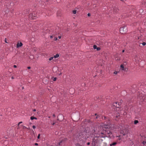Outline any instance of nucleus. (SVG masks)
I'll use <instances>...</instances> for the list:
<instances>
[{
    "label": "nucleus",
    "instance_id": "1",
    "mask_svg": "<svg viewBox=\"0 0 146 146\" xmlns=\"http://www.w3.org/2000/svg\"><path fill=\"white\" fill-rule=\"evenodd\" d=\"M92 136H91V137L92 138V142L93 144L94 145H95V143L97 142V140L98 137L97 135H95V134H99L100 135V132L99 131H97V129L96 130L95 128L92 129ZM91 134V132L90 131V133L88 132L87 133V132L84 131L83 132L82 134H81L80 135H79V136L78 135V137H76L75 139L77 140V141L79 140L80 141H82L85 142L87 140V139L88 138H90V137Z\"/></svg>",
    "mask_w": 146,
    "mask_h": 146
},
{
    "label": "nucleus",
    "instance_id": "30",
    "mask_svg": "<svg viewBox=\"0 0 146 146\" xmlns=\"http://www.w3.org/2000/svg\"><path fill=\"white\" fill-rule=\"evenodd\" d=\"M5 42L6 43H8V42H7V40H6V38H5Z\"/></svg>",
    "mask_w": 146,
    "mask_h": 146
},
{
    "label": "nucleus",
    "instance_id": "27",
    "mask_svg": "<svg viewBox=\"0 0 146 146\" xmlns=\"http://www.w3.org/2000/svg\"><path fill=\"white\" fill-rule=\"evenodd\" d=\"M32 127L33 129H35L36 128V127L35 125H33Z\"/></svg>",
    "mask_w": 146,
    "mask_h": 146
},
{
    "label": "nucleus",
    "instance_id": "20",
    "mask_svg": "<svg viewBox=\"0 0 146 146\" xmlns=\"http://www.w3.org/2000/svg\"><path fill=\"white\" fill-rule=\"evenodd\" d=\"M21 126H23V129H27V127H26L25 126H23L22 125H21Z\"/></svg>",
    "mask_w": 146,
    "mask_h": 146
},
{
    "label": "nucleus",
    "instance_id": "3",
    "mask_svg": "<svg viewBox=\"0 0 146 146\" xmlns=\"http://www.w3.org/2000/svg\"><path fill=\"white\" fill-rule=\"evenodd\" d=\"M109 127V126H108V125H105L104 124L103 125H100V128H102L104 130V129H108V127Z\"/></svg>",
    "mask_w": 146,
    "mask_h": 146
},
{
    "label": "nucleus",
    "instance_id": "13",
    "mask_svg": "<svg viewBox=\"0 0 146 146\" xmlns=\"http://www.w3.org/2000/svg\"><path fill=\"white\" fill-rule=\"evenodd\" d=\"M138 122V121L137 120H135L134 121V123L135 124H136Z\"/></svg>",
    "mask_w": 146,
    "mask_h": 146
},
{
    "label": "nucleus",
    "instance_id": "4",
    "mask_svg": "<svg viewBox=\"0 0 146 146\" xmlns=\"http://www.w3.org/2000/svg\"><path fill=\"white\" fill-rule=\"evenodd\" d=\"M105 131V132H100V133L101 134H106V132H107V133L108 134V135L109 136L110 135V134H112L111 132L110 131Z\"/></svg>",
    "mask_w": 146,
    "mask_h": 146
},
{
    "label": "nucleus",
    "instance_id": "12",
    "mask_svg": "<svg viewBox=\"0 0 146 146\" xmlns=\"http://www.w3.org/2000/svg\"><path fill=\"white\" fill-rule=\"evenodd\" d=\"M30 119L32 120H33L34 119H37V118L36 117H34L33 116L31 117Z\"/></svg>",
    "mask_w": 146,
    "mask_h": 146
},
{
    "label": "nucleus",
    "instance_id": "24",
    "mask_svg": "<svg viewBox=\"0 0 146 146\" xmlns=\"http://www.w3.org/2000/svg\"><path fill=\"white\" fill-rule=\"evenodd\" d=\"M142 44L143 46H145L146 45V43L145 42H143L142 43Z\"/></svg>",
    "mask_w": 146,
    "mask_h": 146
},
{
    "label": "nucleus",
    "instance_id": "39",
    "mask_svg": "<svg viewBox=\"0 0 146 146\" xmlns=\"http://www.w3.org/2000/svg\"><path fill=\"white\" fill-rule=\"evenodd\" d=\"M33 111H36V109H34V110H33Z\"/></svg>",
    "mask_w": 146,
    "mask_h": 146
},
{
    "label": "nucleus",
    "instance_id": "16",
    "mask_svg": "<svg viewBox=\"0 0 146 146\" xmlns=\"http://www.w3.org/2000/svg\"><path fill=\"white\" fill-rule=\"evenodd\" d=\"M93 48L94 49H96L97 48V46L96 45H94L93 46Z\"/></svg>",
    "mask_w": 146,
    "mask_h": 146
},
{
    "label": "nucleus",
    "instance_id": "45",
    "mask_svg": "<svg viewBox=\"0 0 146 146\" xmlns=\"http://www.w3.org/2000/svg\"><path fill=\"white\" fill-rule=\"evenodd\" d=\"M142 11V9H140V11Z\"/></svg>",
    "mask_w": 146,
    "mask_h": 146
},
{
    "label": "nucleus",
    "instance_id": "43",
    "mask_svg": "<svg viewBox=\"0 0 146 146\" xmlns=\"http://www.w3.org/2000/svg\"><path fill=\"white\" fill-rule=\"evenodd\" d=\"M8 12V11H6V13H7V12Z\"/></svg>",
    "mask_w": 146,
    "mask_h": 146
},
{
    "label": "nucleus",
    "instance_id": "23",
    "mask_svg": "<svg viewBox=\"0 0 146 146\" xmlns=\"http://www.w3.org/2000/svg\"><path fill=\"white\" fill-rule=\"evenodd\" d=\"M117 72H117V71H115L114 72L113 74H117Z\"/></svg>",
    "mask_w": 146,
    "mask_h": 146
},
{
    "label": "nucleus",
    "instance_id": "11",
    "mask_svg": "<svg viewBox=\"0 0 146 146\" xmlns=\"http://www.w3.org/2000/svg\"><path fill=\"white\" fill-rule=\"evenodd\" d=\"M117 143L116 142H114L112 144H110V145L111 146H114Z\"/></svg>",
    "mask_w": 146,
    "mask_h": 146
},
{
    "label": "nucleus",
    "instance_id": "37",
    "mask_svg": "<svg viewBox=\"0 0 146 146\" xmlns=\"http://www.w3.org/2000/svg\"><path fill=\"white\" fill-rule=\"evenodd\" d=\"M27 68L28 69H30L31 68V67H30V66H29L27 67Z\"/></svg>",
    "mask_w": 146,
    "mask_h": 146
},
{
    "label": "nucleus",
    "instance_id": "19",
    "mask_svg": "<svg viewBox=\"0 0 146 146\" xmlns=\"http://www.w3.org/2000/svg\"><path fill=\"white\" fill-rule=\"evenodd\" d=\"M73 13L74 14H75L76 13V10H74L73 11Z\"/></svg>",
    "mask_w": 146,
    "mask_h": 146
},
{
    "label": "nucleus",
    "instance_id": "6",
    "mask_svg": "<svg viewBox=\"0 0 146 146\" xmlns=\"http://www.w3.org/2000/svg\"><path fill=\"white\" fill-rule=\"evenodd\" d=\"M121 69L124 71H127V69L126 68H124L123 65L122 64L120 66Z\"/></svg>",
    "mask_w": 146,
    "mask_h": 146
},
{
    "label": "nucleus",
    "instance_id": "9",
    "mask_svg": "<svg viewBox=\"0 0 146 146\" xmlns=\"http://www.w3.org/2000/svg\"><path fill=\"white\" fill-rule=\"evenodd\" d=\"M59 56V55L58 54H56V55L54 56V58H58Z\"/></svg>",
    "mask_w": 146,
    "mask_h": 146
},
{
    "label": "nucleus",
    "instance_id": "17",
    "mask_svg": "<svg viewBox=\"0 0 146 146\" xmlns=\"http://www.w3.org/2000/svg\"><path fill=\"white\" fill-rule=\"evenodd\" d=\"M143 143L144 145H145V144H146V141H143Z\"/></svg>",
    "mask_w": 146,
    "mask_h": 146
},
{
    "label": "nucleus",
    "instance_id": "31",
    "mask_svg": "<svg viewBox=\"0 0 146 146\" xmlns=\"http://www.w3.org/2000/svg\"><path fill=\"white\" fill-rule=\"evenodd\" d=\"M13 67H14V68H17V66L16 65H14L13 66Z\"/></svg>",
    "mask_w": 146,
    "mask_h": 146
},
{
    "label": "nucleus",
    "instance_id": "25",
    "mask_svg": "<svg viewBox=\"0 0 146 146\" xmlns=\"http://www.w3.org/2000/svg\"><path fill=\"white\" fill-rule=\"evenodd\" d=\"M97 50H100V47H97L96 48Z\"/></svg>",
    "mask_w": 146,
    "mask_h": 146
},
{
    "label": "nucleus",
    "instance_id": "41",
    "mask_svg": "<svg viewBox=\"0 0 146 146\" xmlns=\"http://www.w3.org/2000/svg\"><path fill=\"white\" fill-rule=\"evenodd\" d=\"M53 116L54 117H55V114H53Z\"/></svg>",
    "mask_w": 146,
    "mask_h": 146
},
{
    "label": "nucleus",
    "instance_id": "48",
    "mask_svg": "<svg viewBox=\"0 0 146 146\" xmlns=\"http://www.w3.org/2000/svg\"><path fill=\"white\" fill-rule=\"evenodd\" d=\"M104 118H105V119H106V117H104Z\"/></svg>",
    "mask_w": 146,
    "mask_h": 146
},
{
    "label": "nucleus",
    "instance_id": "18",
    "mask_svg": "<svg viewBox=\"0 0 146 146\" xmlns=\"http://www.w3.org/2000/svg\"><path fill=\"white\" fill-rule=\"evenodd\" d=\"M56 79H57V78L56 77H54V78L53 80L54 81H55L56 80Z\"/></svg>",
    "mask_w": 146,
    "mask_h": 146
},
{
    "label": "nucleus",
    "instance_id": "21",
    "mask_svg": "<svg viewBox=\"0 0 146 146\" xmlns=\"http://www.w3.org/2000/svg\"><path fill=\"white\" fill-rule=\"evenodd\" d=\"M63 141V139H62L61 141V142H60L59 143V145H60V143H61Z\"/></svg>",
    "mask_w": 146,
    "mask_h": 146
},
{
    "label": "nucleus",
    "instance_id": "2",
    "mask_svg": "<svg viewBox=\"0 0 146 146\" xmlns=\"http://www.w3.org/2000/svg\"><path fill=\"white\" fill-rule=\"evenodd\" d=\"M119 30L121 33L125 34L127 32V27L126 26H123L120 28Z\"/></svg>",
    "mask_w": 146,
    "mask_h": 146
},
{
    "label": "nucleus",
    "instance_id": "15",
    "mask_svg": "<svg viewBox=\"0 0 146 146\" xmlns=\"http://www.w3.org/2000/svg\"><path fill=\"white\" fill-rule=\"evenodd\" d=\"M54 58V57H50L49 59V60L50 61L51 60H52Z\"/></svg>",
    "mask_w": 146,
    "mask_h": 146
},
{
    "label": "nucleus",
    "instance_id": "8",
    "mask_svg": "<svg viewBox=\"0 0 146 146\" xmlns=\"http://www.w3.org/2000/svg\"><path fill=\"white\" fill-rule=\"evenodd\" d=\"M35 14L34 13H32L31 14V15H31L32 16V17H31V18L33 19H36V16H34Z\"/></svg>",
    "mask_w": 146,
    "mask_h": 146
},
{
    "label": "nucleus",
    "instance_id": "35",
    "mask_svg": "<svg viewBox=\"0 0 146 146\" xmlns=\"http://www.w3.org/2000/svg\"><path fill=\"white\" fill-rule=\"evenodd\" d=\"M58 38L59 39H60L61 38V36H58Z\"/></svg>",
    "mask_w": 146,
    "mask_h": 146
},
{
    "label": "nucleus",
    "instance_id": "10",
    "mask_svg": "<svg viewBox=\"0 0 146 146\" xmlns=\"http://www.w3.org/2000/svg\"><path fill=\"white\" fill-rule=\"evenodd\" d=\"M124 131H125V132H124V131H123L121 132V133L122 134H123L124 135H125L126 134V133H127L126 132V131H125V130H124Z\"/></svg>",
    "mask_w": 146,
    "mask_h": 146
},
{
    "label": "nucleus",
    "instance_id": "28",
    "mask_svg": "<svg viewBox=\"0 0 146 146\" xmlns=\"http://www.w3.org/2000/svg\"><path fill=\"white\" fill-rule=\"evenodd\" d=\"M146 0H144V1L143 2V3H144V4H145V3H146Z\"/></svg>",
    "mask_w": 146,
    "mask_h": 146
},
{
    "label": "nucleus",
    "instance_id": "42",
    "mask_svg": "<svg viewBox=\"0 0 146 146\" xmlns=\"http://www.w3.org/2000/svg\"><path fill=\"white\" fill-rule=\"evenodd\" d=\"M98 118V115H97V116H96V119H97V118Z\"/></svg>",
    "mask_w": 146,
    "mask_h": 146
},
{
    "label": "nucleus",
    "instance_id": "47",
    "mask_svg": "<svg viewBox=\"0 0 146 146\" xmlns=\"http://www.w3.org/2000/svg\"><path fill=\"white\" fill-rule=\"evenodd\" d=\"M97 115V114H96H96H95V115Z\"/></svg>",
    "mask_w": 146,
    "mask_h": 146
},
{
    "label": "nucleus",
    "instance_id": "14",
    "mask_svg": "<svg viewBox=\"0 0 146 146\" xmlns=\"http://www.w3.org/2000/svg\"><path fill=\"white\" fill-rule=\"evenodd\" d=\"M22 123V121H20V122H19V123H18V128H17L18 129L19 127V125L21 123Z\"/></svg>",
    "mask_w": 146,
    "mask_h": 146
},
{
    "label": "nucleus",
    "instance_id": "40",
    "mask_svg": "<svg viewBox=\"0 0 146 146\" xmlns=\"http://www.w3.org/2000/svg\"><path fill=\"white\" fill-rule=\"evenodd\" d=\"M11 78H12V79H13L14 78V77H13V76H12V77H11Z\"/></svg>",
    "mask_w": 146,
    "mask_h": 146
},
{
    "label": "nucleus",
    "instance_id": "5",
    "mask_svg": "<svg viewBox=\"0 0 146 146\" xmlns=\"http://www.w3.org/2000/svg\"><path fill=\"white\" fill-rule=\"evenodd\" d=\"M117 102H115V103H114L113 105V106L114 107H115L116 108H119V104H117Z\"/></svg>",
    "mask_w": 146,
    "mask_h": 146
},
{
    "label": "nucleus",
    "instance_id": "33",
    "mask_svg": "<svg viewBox=\"0 0 146 146\" xmlns=\"http://www.w3.org/2000/svg\"><path fill=\"white\" fill-rule=\"evenodd\" d=\"M35 145H38V144L37 143H35Z\"/></svg>",
    "mask_w": 146,
    "mask_h": 146
},
{
    "label": "nucleus",
    "instance_id": "34",
    "mask_svg": "<svg viewBox=\"0 0 146 146\" xmlns=\"http://www.w3.org/2000/svg\"><path fill=\"white\" fill-rule=\"evenodd\" d=\"M90 142H88L87 143V144L88 145H89L90 144Z\"/></svg>",
    "mask_w": 146,
    "mask_h": 146
},
{
    "label": "nucleus",
    "instance_id": "22",
    "mask_svg": "<svg viewBox=\"0 0 146 146\" xmlns=\"http://www.w3.org/2000/svg\"><path fill=\"white\" fill-rule=\"evenodd\" d=\"M76 146H82V145L79 144L77 143L76 145Z\"/></svg>",
    "mask_w": 146,
    "mask_h": 146
},
{
    "label": "nucleus",
    "instance_id": "38",
    "mask_svg": "<svg viewBox=\"0 0 146 146\" xmlns=\"http://www.w3.org/2000/svg\"><path fill=\"white\" fill-rule=\"evenodd\" d=\"M125 52V50H123L122 51V52Z\"/></svg>",
    "mask_w": 146,
    "mask_h": 146
},
{
    "label": "nucleus",
    "instance_id": "29",
    "mask_svg": "<svg viewBox=\"0 0 146 146\" xmlns=\"http://www.w3.org/2000/svg\"><path fill=\"white\" fill-rule=\"evenodd\" d=\"M57 40V37H55L54 38V40Z\"/></svg>",
    "mask_w": 146,
    "mask_h": 146
},
{
    "label": "nucleus",
    "instance_id": "7",
    "mask_svg": "<svg viewBox=\"0 0 146 146\" xmlns=\"http://www.w3.org/2000/svg\"><path fill=\"white\" fill-rule=\"evenodd\" d=\"M23 45V44L22 42L18 43L17 45V47L19 48L21 46Z\"/></svg>",
    "mask_w": 146,
    "mask_h": 146
},
{
    "label": "nucleus",
    "instance_id": "26",
    "mask_svg": "<svg viewBox=\"0 0 146 146\" xmlns=\"http://www.w3.org/2000/svg\"><path fill=\"white\" fill-rule=\"evenodd\" d=\"M40 134H39L38 135V137H37V138L38 139H39L40 138Z\"/></svg>",
    "mask_w": 146,
    "mask_h": 146
},
{
    "label": "nucleus",
    "instance_id": "32",
    "mask_svg": "<svg viewBox=\"0 0 146 146\" xmlns=\"http://www.w3.org/2000/svg\"><path fill=\"white\" fill-rule=\"evenodd\" d=\"M88 16L89 17L90 16V13H88Z\"/></svg>",
    "mask_w": 146,
    "mask_h": 146
},
{
    "label": "nucleus",
    "instance_id": "36",
    "mask_svg": "<svg viewBox=\"0 0 146 146\" xmlns=\"http://www.w3.org/2000/svg\"><path fill=\"white\" fill-rule=\"evenodd\" d=\"M50 38H53V36L52 35L50 36Z\"/></svg>",
    "mask_w": 146,
    "mask_h": 146
},
{
    "label": "nucleus",
    "instance_id": "46",
    "mask_svg": "<svg viewBox=\"0 0 146 146\" xmlns=\"http://www.w3.org/2000/svg\"><path fill=\"white\" fill-rule=\"evenodd\" d=\"M67 139L66 138V139H64V140H66Z\"/></svg>",
    "mask_w": 146,
    "mask_h": 146
},
{
    "label": "nucleus",
    "instance_id": "44",
    "mask_svg": "<svg viewBox=\"0 0 146 146\" xmlns=\"http://www.w3.org/2000/svg\"><path fill=\"white\" fill-rule=\"evenodd\" d=\"M54 123H52V125H54Z\"/></svg>",
    "mask_w": 146,
    "mask_h": 146
}]
</instances>
